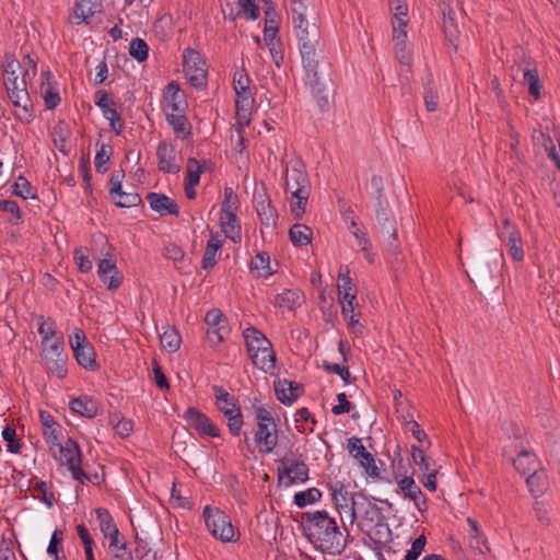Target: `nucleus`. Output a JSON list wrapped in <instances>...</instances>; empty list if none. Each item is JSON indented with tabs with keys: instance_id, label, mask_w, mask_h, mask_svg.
<instances>
[{
	"instance_id": "1",
	"label": "nucleus",
	"mask_w": 560,
	"mask_h": 560,
	"mask_svg": "<svg viewBox=\"0 0 560 560\" xmlns=\"http://www.w3.org/2000/svg\"><path fill=\"white\" fill-rule=\"evenodd\" d=\"M300 528L305 538L323 552L341 555L347 548V538L334 517L326 510L303 512L300 514Z\"/></svg>"
},
{
	"instance_id": "2",
	"label": "nucleus",
	"mask_w": 560,
	"mask_h": 560,
	"mask_svg": "<svg viewBox=\"0 0 560 560\" xmlns=\"http://www.w3.org/2000/svg\"><path fill=\"white\" fill-rule=\"evenodd\" d=\"M305 72V83L323 107L328 104L326 91L331 82L330 61L326 55L325 45L308 48L300 52Z\"/></svg>"
},
{
	"instance_id": "3",
	"label": "nucleus",
	"mask_w": 560,
	"mask_h": 560,
	"mask_svg": "<svg viewBox=\"0 0 560 560\" xmlns=\"http://www.w3.org/2000/svg\"><path fill=\"white\" fill-rule=\"evenodd\" d=\"M243 337L253 364L266 373H272L276 366V354L270 340L253 326L243 331Z\"/></svg>"
},
{
	"instance_id": "4",
	"label": "nucleus",
	"mask_w": 560,
	"mask_h": 560,
	"mask_svg": "<svg viewBox=\"0 0 560 560\" xmlns=\"http://www.w3.org/2000/svg\"><path fill=\"white\" fill-rule=\"evenodd\" d=\"M54 458L60 465H67L71 471L72 478L80 483L90 481V477L82 469V453L79 444L72 439H68L65 444H59L56 448L50 450Z\"/></svg>"
},
{
	"instance_id": "5",
	"label": "nucleus",
	"mask_w": 560,
	"mask_h": 560,
	"mask_svg": "<svg viewBox=\"0 0 560 560\" xmlns=\"http://www.w3.org/2000/svg\"><path fill=\"white\" fill-rule=\"evenodd\" d=\"M202 516L206 526L211 535L223 542H230L235 536L234 527L230 517L219 508L207 505L203 509Z\"/></svg>"
},
{
	"instance_id": "6",
	"label": "nucleus",
	"mask_w": 560,
	"mask_h": 560,
	"mask_svg": "<svg viewBox=\"0 0 560 560\" xmlns=\"http://www.w3.org/2000/svg\"><path fill=\"white\" fill-rule=\"evenodd\" d=\"M69 345L73 351L77 362L90 371L98 370L100 365L95 360L93 346L88 341L85 332L81 328H75L69 336Z\"/></svg>"
},
{
	"instance_id": "7",
	"label": "nucleus",
	"mask_w": 560,
	"mask_h": 560,
	"mask_svg": "<svg viewBox=\"0 0 560 560\" xmlns=\"http://www.w3.org/2000/svg\"><path fill=\"white\" fill-rule=\"evenodd\" d=\"M206 62L201 55L188 47L184 50L183 68L189 84L196 89H202L207 84Z\"/></svg>"
},
{
	"instance_id": "8",
	"label": "nucleus",
	"mask_w": 560,
	"mask_h": 560,
	"mask_svg": "<svg viewBox=\"0 0 560 560\" xmlns=\"http://www.w3.org/2000/svg\"><path fill=\"white\" fill-rule=\"evenodd\" d=\"M63 352V337L59 336L50 342H42L40 355L46 363L47 369L59 378L67 375L66 358Z\"/></svg>"
},
{
	"instance_id": "9",
	"label": "nucleus",
	"mask_w": 560,
	"mask_h": 560,
	"mask_svg": "<svg viewBox=\"0 0 560 560\" xmlns=\"http://www.w3.org/2000/svg\"><path fill=\"white\" fill-rule=\"evenodd\" d=\"M457 7V0H439L443 32L448 45L453 47L455 51L457 50L459 38V30L456 21Z\"/></svg>"
},
{
	"instance_id": "10",
	"label": "nucleus",
	"mask_w": 560,
	"mask_h": 560,
	"mask_svg": "<svg viewBox=\"0 0 560 560\" xmlns=\"http://www.w3.org/2000/svg\"><path fill=\"white\" fill-rule=\"evenodd\" d=\"M308 479V467L302 459L283 458L278 466V480L285 487L296 482H305Z\"/></svg>"
},
{
	"instance_id": "11",
	"label": "nucleus",
	"mask_w": 560,
	"mask_h": 560,
	"mask_svg": "<svg viewBox=\"0 0 560 560\" xmlns=\"http://www.w3.org/2000/svg\"><path fill=\"white\" fill-rule=\"evenodd\" d=\"M285 191L303 192L311 191V183L305 164L301 160L291 161L285 171Z\"/></svg>"
},
{
	"instance_id": "12",
	"label": "nucleus",
	"mask_w": 560,
	"mask_h": 560,
	"mask_svg": "<svg viewBox=\"0 0 560 560\" xmlns=\"http://www.w3.org/2000/svg\"><path fill=\"white\" fill-rule=\"evenodd\" d=\"M355 504L360 505H368L369 510H364V513H362V518L366 521L370 525L376 527V526H386L385 523V516L382 513L381 508H378L376 504L372 503L368 495L363 491H358L352 493L351 495V522H353L357 518L355 514Z\"/></svg>"
},
{
	"instance_id": "13",
	"label": "nucleus",
	"mask_w": 560,
	"mask_h": 560,
	"mask_svg": "<svg viewBox=\"0 0 560 560\" xmlns=\"http://www.w3.org/2000/svg\"><path fill=\"white\" fill-rule=\"evenodd\" d=\"M205 323L208 326V339L214 346L224 341L230 334L229 320L219 308L208 311Z\"/></svg>"
},
{
	"instance_id": "14",
	"label": "nucleus",
	"mask_w": 560,
	"mask_h": 560,
	"mask_svg": "<svg viewBox=\"0 0 560 560\" xmlns=\"http://www.w3.org/2000/svg\"><path fill=\"white\" fill-rule=\"evenodd\" d=\"M3 82L8 96L14 107H21L26 114H28V107L32 103L24 77L22 79H19V75L3 77Z\"/></svg>"
},
{
	"instance_id": "15",
	"label": "nucleus",
	"mask_w": 560,
	"mask_h": 560,
	"mask_svg": "<svg viewBox=\"0 0 560 560\" xmlns=\"http://www.w3.org/2000/svg\"><path fill=\"white\" fill-rule=\"evenodd\" d=\"M293 31L300 52H303V50L308 48H317L322 47V45H325V42L322 37V32L315 23L303 25L300 23L298 26L293 27Z\"/></svg>"
},
{
	"instance_id": "16",
	"label": "nucleus",
	"mask_w": 560,
	"mask_h": 560,
	"mask_svg": "<svg viewBox=\"0 0 560 560\" xmlns=\"http://www.w3.org/2000/svg\"><path fill=\"white\" fill-rule=\"evenodd\" d=\"M348 452L351 456L359 460L365 472L372 478H378L380 471L375 465L374 456L365 450L361 439L352 436L348 439Z\"/></svg>"
},
{
	"instance_id": "17",
	"label": "nucleus",
	"mask_w": 560,
	"mask_h": 560,
	"mask_svg": "<svg viewBox=\"0 0 560 560\" xmlns=\"http://www.w3.org/2000/svg\"><path fill=\"white\" fill-rule=\"evenodd\" d=\"M183 418L186 422L200 434L208 435L211 438L220 436L219 428L209 419V417L202 413L195 407H189Z\"/></svg>"
},
{
	"instance_id": "18",
	"label": "nucleus",
	"mask_w": 560,
	"mask_h": 560,
	"mask_svg": "<svg viewBox=\"0 0 560 560\" xmlns=\"http://www.w3.org/2000/svg\"><path fill=\"white\" fill-rule=\"evenodd\" d=\"M256 211L262 225L273 228L277 223L278 213L265 190L254 192Z\"/></svg>"
},
{
	"instance_id": "19",
	"label": "nucleus",
	"mask_w": 560,
	"mask_h": 560,
	"mask_svg": "<svg viewBox=\"0 0 560 560\" xmlns=\"http://www.w3.org/2000/svg\"><path fill=\"white\" fill-rule=\"evenodd\" d=\"M159 171L168 174H177L180 166L175 163L176 149L171 142L161 141L156 148Z\"/></svg>"
},
{
	"instance_id": "20",
	"label": "nucleus",
	"mask_w": 560,
	"mask_h": 560,
	"mask_svg": "<svg viewBox=\"0 0 560 560\" xmlns=\"http://www.w3.org/2000/svg\"><path fill=\"white\" fill-rule=\"evenodd\" d=\"M97 275L108 290H117L122 283L124 276L113 259H101L97 265Z\"/></svg>"
},
{
	"instance_id": "21",
	"label": "nucleus",
	"mask_w": 560,
	"mask_h": 560,
	"mask_svg": "<svg viewBox=\"0 0 560 560\" xmlns=\"http://www.w3.org/2000/svg\"><path fill=\"white\" fill-rule=\"evenodd\" d=\"M397 485L399 490L402 492L404 498L412 500L419 512L427 511V499L411 476H405L400 480H397Z\"/></svg>"
},
{
	"instance_id": "22",
	"label": "nucleus",
	"mask_w": 560,
	"mask_h": 560,
	"mask_svg": "<svg viewBox=\"0 0 560 560\" xmlns=\"http://www.w3.org/2000/svg\"><path fill=\"white\" fill-rule=\"evenodd\" d=\"M275 392L277 398L287 406H290L304 392L303 385L289 380H278L275 382Z\"/></svg>"
},
{
	"instance_id": "23",
	"label": "nucleus",
	"mask_w": 560,
	"mask_h": 560,
	"mask_svg": "<svg viewBox=\"0 0 560 560\" xmlns=\"http://www.w3.org/2000/svg\"><path fill=\"white\" fill-rule=\"evenodd\" d=\"M236 121L241 128L247 127L250 122V115L254 106V97L250 91L235 93Z\"/></svg>"
},
{
	"instance_id": "24",
	"label": "nucleus",
	"mask_w": 560,
	"mask_h": 560,
	"mask_svg": "<svg viewBox=\"0 0 560 560\" xmlns=\"http://www.w3.org/2000/svg\"><path fill=\"white\" fill-rule=\"evenodd\" d=\"M255 442L257 445L264 446L260 452L265 454L271 453L278 443L277 425L258 423V429L255 433Z\"/></svg>"
},
{
	"instance_id": "25",
	"label": "nucleus",
	"mask_w": 560,
	"mask_h": 560,
	"mask_svg": "<svg viewBox=\"0 0 560 560\" xmlns=\"http://www.w3.org/2000/svg\"><path fill=\"white\" fill-rule=\"evenodd\" d=\"M145 199L151 209L161 215L172 214L177 217L179 214L177 203L164 194L149 192Z\"/></svg>"
},
{
	"instance_id": "26",
	"label": "nucleus",
	"mask_w": 560,
	"mask_h": 560,
	"mask_svg": "<svg viewBox=\"0 0 560 560\" xmlns=\"http://www.w3.org/2000/svg\"><path fill=\"white\" fill-rule=\"evenodd\" d=\"M164 102L163 107L164 114L166 110L172 113L183 112V105H186L184 93L180 91L179 85L176 82H170L164 90Z\"/></svg>"
},
{
	"instance_id": "27",
	"label": "nucleus",
	"mask_w": 560,
	"mask_h": 560,
	"mask_svg": "<svg viewBox=\"0 0 560 560\" xmlns=\"http://www.w3.org/2000/svg\"><path fill=\"white\" fill-rule=\"evenodd\" d=\"M220 224L222 232L234 243L242 240L241 225L237 220L236 211L221 213Z\"/></svg>"
},
{
	"instance_id": "28",
	"label": "nucleus",
	"mask_w": 560,
	"mask_h": 560,
	"mask_svg": "<svg viewBox=\"0 0 560 560\" xmlns=\"http://www.w3.org/2000/svg\"><path fill=\"white\" fill-rule=\"evenodd\" d=\"M376 219L389 238L396 241V221L388 211L387 202L383 201L381 196L377 198Z\"/></svg>"
},
{
	"instance_id": "29",
	"label": "nucleus",
	"mask_w": 560,
	"mask_h": 560,
	"mask_svg": "<svg viewBox=\"0 0 560 560\" xmlns=\"http://www.w3.org/2000/svg\"><path fill=\"white\" fill-rule=\"evenodd\" d=\"M69 406L73 412L86 418H94L98 411L97 401L89 396L73 398Z\"/></svg>"
},
{
	"instance_id": "30",
	"label": "nucleus",
	"mask_w": 560,
	"mask_h": 560,
	"mask_svg": "<svg viewBox=\"0 0 560 560\" xmlns=\"http://www.w3.org/2000/svg\"><path fill=\"white\" fill-rule=\"evenodd\" d=\"M165 117L177 136L186 139L191 135V125L185 115L166 110Z\"/></svg>"
},
{
	"instance_id": "31",
	"label": "nucleus",
	"mask_w": 560,
	"mask_h": 560,
	"mask_svg": "<svg viewBox=\"0 0 560 560\" xmlns=\"http://www.w3.org/2000/svg\"><path fill=\"white\" fill-rule=\"evenodd\" d=\"M337 288L341 299H357V290L352 285V279L350 277L348 266H340Z\"/></svg>"
},
{
	"instance_id": "32",
	"label": "nucleus",
	"mask_w": 560,
	"mask_h": 560,
	"mask_svg": "<svg viewBox=\"0 0 560 560\" xmlns=\"http://www.w3.org/2000/svg\"><path fill=\"white\" fill-rule=\"evenodd\" d=\"M249 269L257 278H268L271 276L273 271L270 267V257L268 253H257L250 261Z\"/></svg>"
},
{
	"instance_id": "33",
	"label": "nucleus",
	"mask_w": 560,
	"mask_h": 560,
	"mask_svg": "<svg viewBox=\"0 0 560 560\" xmlns=\"http://www.w3.org/2000/svg\"><path fill=\"white\" fill-rule=\"evenodd\" d=\"M423 101L428 112H435L439 108V93L432 75L429 73L423 80Z\"/></svg>"
},
{
	"instance_id": "34",
	"label": "nucleus",
	"mask_w": 560,
	"mask_h": 560,
	"mask_svg": "<svg viewBox=\"0 0 560 560\" xmlns=\"http://www.w3.org/2000/svg\"><path fill=\"white\" fill-rule=\"evenodd\" d=\"M223 416L228 419V427L233 436H237L241 433L242 427H243V416L241 412L240 406L234 408H225V406L222 405V407L218 408Z\"/></svg>"
},
{
	"instance_id": "35",
	"label": "nucleus",
	"mask_w": 560,
	"mask_h": 560,
	"mask_svg": "<svg viewBox=\"0 0 560 560\" xmlns=\"http://www.w3.org/2000/svg\"><path fill=\"white\" fill-rule=\"evenodd\" d=\"M509 254L515 261L524 260V244L520 230H513L506 238Z\"/></svg>"
},
{
	"instance_id": "36",
	"label": "nucleus",
	"mask_w": 560,
	"mask_h": 560,
	"mask_svg": "<svg viewBox=\"0 0 560 560\" xmlns=\"http://www.w3.org/2000/svg\"><path fill=\"white\" fill-rule=\"evenodd\" d=\"M95 105L102 110L105 118L118 114L116 102L104 90H98L94 95Z\"/></svg>"
},
{
	"instance_id": "37",
	"label": "nucleus",
	"mask_w": 560,
	"mask_h": 560,
	"mask_svg": "<svg viewBox=\"0 0 560 560\" xmlns=\"http://www.w3.org/2000/svg\"><path fill=\"white\" fill-rule=\"evenodd\" d=\"M289 235L295 246H305L311 243L313 232L307 225L296 223L290 228Z\"/></svg>"
},
{
	"instance_id": "38",
	"label": "nucleus",
	"mask_w": 560,
	"mask_h": 560,
	"mask_svg": "<svg viewBox=\"0 0 560 560\" xmlns=\"http://www.w3.org/2000/svg\"><path fill=\"white\" fill-rule=\"evenodd\" d=\"M161 346L170 353L176 352L180 347V336L173 327H166L160 335Z\"/></svg>"
},
{
	"instance_id": "39",
	"label": "nucleus",
	"mask_w": 560,
	"mask_h": 560,
	"mask_svg": "<svg viewBox=\"0 0 560 560\" xmlns=\"http://www.w3.org/2000/svg\"><path fill=\"white\" fill-rule=\"evenodd\" d=\"M513 465L517 471L527 475L537 467L536 455L529 451H522L513 460Z\"/></svg>"
},
{
	"instance_id": "40",
	"label": "nucleus",
	"mask_w": 560,
	"mask_h": 560,
	"mask_svg": "<svg viewBox=\"0 0 560 560\" xmlns=\"http://www.w3.org/2000/svg\"><path fill=\"white\" fill-rule=\"evenodd\" d=\"M526 482L530 492L535 497H538L544 492L546 487V472L544 470L537 469L536 467L528 474Z\"/></svg>"
},
{
	"instance_id": "41",
	"label": "nucleus",
	"mask_w": 560,
	"mask_h": 560,
	"mask_svg": "<svg viewBox=\"0 0 560 560\" xmlns=\"http://www.w3.org/2000/svg\"><path fill=\"white\" fill-rule=\"evenodd\" d=\"M322 499V492L317 488H308L305 491L296 492L293 497V503L299 508L314 504Z\"/></svg>"
},
{
	"instance_id": "42",
	"label": "nucleus",
	"mask_w": 560,
	"mask_h": 560,
	"mask_svg": "<svg viewBox=\"0 0 560 560\" xmlns=\"http://www.w3.org/2000/svg\"><path fill=\"white\" fill-rule=\"evenodd\" d=\"M113 154V147L109 143H102L94 158L95 170L100 174L108 171L107 162Z\"/></svg>"
},
{
	"instance_id": "43",
	"label": "nucleus",
	"mask_w": 560,
	"mask_h": 560,
	"mask_svg": "<svg viewBox=\"0 0 560 560\" xmlns=\"http://www.w3.org/2000/svg\"><path fill=\"white\" fill-rule=\"evenodd\" d=\"M38 334L43 336L42 342L54 341L58 338L56 334V322L52 318L45 319L44 316H37Z\"/></svg>"
},
{
	"instance_id": "44",
	"label": "nucleus",
	"mask_w": 560,
	"mask_h": 560,
	"mask_svg": "<svg viewBox=\"0 0 560 560\" xmlns=\"http://www.w3.org/2000/svg\"><path fill=\"white\" fill-rule=\"evenodd\" d=\"M523 82L528 85V93L532 96L540 97L541 83L536 69H526L523 73Z\"/></svg>"
},
{
	"instance_id": "45",
	"label": "nucleus",
	"mask_w": 560,
	"mask_h": 560,
	"mask_svg": "<svg viewBox=\"0 0 560 560\" xmlns=\"http://www.w3.org/2000/svg\"><path fill=\"white\" fill-rule=\"evenodd\" d=\"M237 12L231 19L234 20L237 15H243L247 20H256L259 16V9L254 0H237Z\"/></svg>"
},
{
	"instance_id": "46",
	"label": "nucleus",
	"mask_w": 560,
	"mask_h": 560,
	"mask_svg": "<svg viewBox=\"0 0 560 560\" xmlns=\"http://www.w3.org/2000/svg\"><path fill=\"white\" fill-rule=\"evenodd\" d=\"M411 456H412L413 463L419 467V469L422 471V474H427L432 470H435V468L433 467L434 462L432 459L428 458L424 455V452L420 447L412 445L411 446Z\"/></svg>"
},
{
	"instance_id": "47",
	"label": "nucleus",
	"mask_w": 560,
	"mask_h": 560,
	"mask_svg": "<svg viewBox=\"0 0 560 560\" xmlns=\"http://www.w3.org/2000/svg\"><path fill=\"white\" fill-rule=\"evenodd\" d=\"M43 75L47 80V89L44 92V102L47 109H55L60 103V96L58 90L51 85L49 79L51 77L49 71L43 72Z\"/></svg>"
},
{
	"instance_id": "48",
	"label": "nucleus",
	"mask_w": 560,
	"mask_h": 560,
	"mask_svg": "<svg viewBox=\"0 0 560 560\" xmlns=\"http://www.w3.org/2000/svg\"><path fill=\"white\" fill-rule=\"evenodd\" d=\"M203 173V166L195 158L187 160L186 177L185 182L189 185H198L200 175Z\"/></svg>"
},
{
	"instance_id": "49",
	"label": "nucleus",
	"mask_w": 560,
	"mask_h": 560,
	"mask_svg": "<svg viewBox=\"0 0 560 560\" xmlns=\"http://www.w3.org/2000/svg\"><path fill=\"white\" fill-rule=\"evenodd\" d=\"M129 54L139 62H143L149 56V46L142 38H133L129 44Z\"/></svg>"
},
{
	"instance_id": "50",
	"label": "nucleus",
	"mask_w": 560,
	"mask_h": 560,
	"mask_svg": "<svg viewBox=\"0 0 560 560\" xmlns=\"http://www.w3.org/2000/svg\"><path fill=\"white\" fill-rule=\"evenodd\" d=\"M212 390L215 397V405L218 408L225 406V408H234L237 407V399L228 393L222 386L213 385Z\"/></svg>"
},
{
	"instance_id": "51",
	"label": "nucleus",
	"mask_w": 560,
	"mask_h": 560,
	"mask_svg": "<svg viewBox=\"0 0 560 560\" xmlns=\"http://www.w3.org/2000/svg\"><path fill=\"white\" fill-rule=\"evenodd\" d=\"M109 423L112 424L115 433L120 438H127L133 430V422L126 418H118L117 416H112L109 418Z\"/></svg>"
},
{
	"instance_id": "52",
	"label": "nucleus",
	"mask_w": 560,
	"mask_h": 560,
	"mask_svg": "<svg viewBox=\"0 0 560 560\" xmlns=\"http://www.w3.org/2000/svg\"><path fill=\"white\" fill-rule=\"evenodd\" d=\"M95 513L100 524V529L104 536L106 534H110L112 530L117 529L114 518L106 509H96Z\"/></svg>"
},
{
	"instance_id": "53",
	"label": "nucleus",
	"mask_w": 560,
	"mask_h": 560,
	"mask_svg": "<svg viewBox=\"0 0 560 560\" xmlns=\"http://www.w3.org/2000/svg\"><path fill=\"white\" fill-rule=\"evenodd\" d=\"M300 295L298 292L292 290H285L284 292L276 296V304L279 307H285L288 310H294L299 305Z\"/></svg>"
},
{
	"instance_id": "54",
	"label": "nucleus",
	"mask_w": 560,
	"mask_h": 560,
	"mask_svg": "<svg viewBox=\"0 0 560 560\" xmlns=\"http://www.w3.org/2000/svg\"><path fill=\"white\" fill-rule=\"evenodd\" d=\"M290 10L292 15V24L293 27L298 26L301 22V25L308 24L310 22L305 19V10L302 0H290Z\"/></svg>"
},
{
	"instance_id": "55",
	"label": "nucleus",
	"mask_w": 560,
	"mask_h": 560,
	"mask_svg": "<svg viewBox=\"0 0 560 560\" xmlns=\"http://www.w3.org/2000/svg\"><path fill=\"white\" fill-rule=\"evenodd\" d=\"M310 195L311 191H306V194L300 191L291 194L296 199L295 203L291 206V211L295 219H301L304 214Z\"/></svg>"
},
{
	"instance_id": "56",
	"label": "nucleus",
	"mask_w": 560,
	"mask_h": 560,
	"mask_svg": "<svg viewBox=\"0 0 560 560\" xmlns=\"http://www.w3.org/2000/svg\"><path fill=\"white\" fill-rule=\"evenodd\" d=\"M340 302L342 305L341 314H342L343 318L348 322L349 327H351V328L354 327L357 324H359L358 315L354 314V304H353L354 300L341 299Z\"/></svg>"
},
{
	"instance_id": "57",
	"label": "nucleus",
	"mask_w": 560,
	"mask_h": 560,
	"mask_svg": "<svg viewBox=\"0 0 560 560\" xmlns=\"http://www.w3.org/2000/svg\"><path fill=\"white\" fill-rule=\"evenodd\" d=\"M394 16L399 26H407V5L402 0H389Z\"/></svg>"
},
{
	"instance_id": "58",
	"label": "nucleus",
	"mask_w": 560,
	"mask_h": 560,
	"mask_svg": "<svg viewBox=\"0 0 560 560\" xmlns=\"http://www.w3.org/2000/svg\"><path fill=\"white\" fill-rule=\"evenodd\" d=\"M0 211L12 213L13 218L10 220V223L12 224H18L22 220V212L18 202L14 200H0Z\"/></svg>"
},
{
	"instance_id": "59",
	"label": "nucleus",
	"mask_w": 560,
	"mask_h": 560,
	"mask_svg": "<svg viewBox=\"0 0 560 560\" xmlns=\"http://www.w3.org/2000/svg\"><path fill=\"white\" fill-rule=\"evenodd\" d=\"M250 79L246 73L245 69L242 68L234 73L233 88L235 93L250 91L249 89Z\"/></svg>"
},
{
	"instance_id": "60",
	"label": "nucleus",
	"mask_w": 560,
	"mask_h": 560,
	"mask_svg": "<svg viewBox=\"0 0 560 560\" xmlns=\"http://www.w3.org/2000/svg\"><path fill=\"white\" fill-rule=\"evenodd\" d=\"M16 430L11 425H7L2 431V438L8 442V451L12 454H18L21 450V444L15 440Z\"/></svg>"
},
{
	"instance_id": "61",
	"label": "nucleus",
	"mask_w": 560,
	"mask_h": 560,
	"mask_svg": "<svg viewBox=\"0 0 560 560\" xmlns=\"http://www.w3.org/2000/svg\"><path fill=\"white\" fill-rule=\"evenodd\" d=\"M352 235L355 237L360 249L365 254V258L369 260V262H372L373 258L370 254L371 242L366 232L362 231L361 229H357L355 231H352Z\"/></svg>"
},
{
	"instance_id": "62",
	"label": "nucleus",
	"mask_w": 560,
	"mask_h": 560,
	"mask_svg": "<svg viewBox=\"0 0 560 560\" xmlns=\"http://www.w3.org/2000/svg\"><path fill=\"white\" fill-rule=\"evenodd\" d=\"M13 194L22 197L24 199L34 198L35 196L32 194V185L31 183L23 176H20L19 179L14 183Z\"/></svg>"
},
{
	"instance_id": "63",
	"label": "nucleus",
	"mask_w": 560,
	"mask_h": 560,
	"mask_svg": "<svg viewBox=\"0 0 560 560\" xmlns=\"http://www.w3.org/2000/svg\"><path fill=\"white\" fill-rule=\"evenodd\" d=\"M59 432H60V425L58 423H56L54 425H49L46 429H43L44 439H45L46 443L49 445L50 450H54L59 444H61L59 442V436H58Z\"/></svg>"
},
{
	"instance_id": "64",
	"label": "nucleus",
	"mask_w": 560,
	"mask_h": 560,
	"mask_svg": "<svg viewBox=\"0 0 560 560\" xmlns=\"http://www.w3.org/2000/svg\"><path fill=\"white\" fill-rule=\"evenodd\" d=\"M427 544V539L424 535H420L417 537L411 545V548L407 551L404 560H417L421 552L423 551Z\"/></svg>"
}]
</instances>
